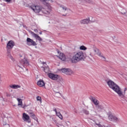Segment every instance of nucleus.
Instances as JSON below:
<instances>
[{
    "label": "nucleus",
    "instance_id": "obj_15",
    "mask_svg": "<svg viewBox=\"0 0 127 127\" xmlns=\"http://www.w3.org/2000/svg\"><path fill=\"white\" fill-rule=\"evenodd\" d=\"M10 88L11 89H18V88H20V86L16 84H13L9 85Z\"/></svg>",
    "mask_w": 127,
    "mask_h": 127
},
{
    "label": "nucleus",
    "instance_id": "obj_36",
    "mask_svg": "<svg viewBox=\"0 0 127 127\" xmlns=\"http://www.w3.org/2000/svg\"><path fill=\"white\" fill-rule=\"evenodd\" d=\"M9 125H3V127H9Z\"/></svg>",
    "mask_w": 127,
    "mask_h": 127
},
{
    "label": "nucleus",
    "instance_id": "obj_41",
    "mask_svg": "<svg viewBox=\"0 0 127 127\" xmlns=\"http://www.w3.org/2000/svg\"><path fill=\"white\" fill-rule=\"evenodd\" d=\"M54 123H55L56 124V123H57V121H56V120H54Z\"/></svg>",
    "mask_w": 127,
    "mask_h": 127
},
{
    "label": "nucleus",
    "instance_id": "obj_40",
    "mask_svg": "<svg viewBox=\"0 0 127 127\" xmlns=\"http://www.w3.org/2000/svg\"><path fill=\"white\" fill-rule=\"evenodd\" d=\"M62 15H63V16H66V15H67V14H63Z\"/></svg>",
    "mask_w": 127,
    "mask_h": 127
},
{
    "label": "nucleus",
    "instance_id": "obj_35",
    "mask_svg": "<svg viewBox=\"0 0 127 127\" xmlns=\"http://www.w3.org/2000/svg\"><path fill=\"white\" fill-rule=\"evenodd\" d=\"M53 111H54V112H55L56 115H57V114H58V113H59V112H57V110L56 108H54Z\"/></svg>",
    "mask_w": 127,
    "mask_h": 127
},
{
    "label": "nucleus",
    "instance_id": "obj_25",
    "mask_svg": "<svg viewBox=\"0 0 127 127\" xmlns=\"http://www.w3.org/2000/svg\"><path fill=\"white\" fill-rule=\"evenodd\" d=\"M43 68L44 72H45L46 73H48V72H49V68H48V67H45Z\"/></svg>",
    "mask_w": 127,
    "mask_h": 127
},
{
    "label": "nucleus",
    "instance_id": "obj_4",
    "mask_svg": "<svg viewBox=\"0 0 127 127\" xmlns=\"http://www.w3.org/2000/svg\"><path fill=\"white\" fill-rule=\"evenodd\" d=\"M48 76L50 79L54 81H57L60 78V76L53 73H48Z\"/></svg>",
    "mask_w": 127,
    "mask_h": 127
},
{
    "label": "nucleus",
    "instance_id": "obj_38",
    "mask_svg": "<svg viewBox=\"0 0 127 127\" xmlns=\"http://www.w3.org/2000/svg\"><path fill=\"white\" fill-rule=\"evenodd\" d=\"M34 30L35 32H38V30H37V29H35Z\"/></svg>",
    "mask_w": 127,
    "mask_h": 127
},
{
    "label": "nucleus",
    "instance_id": "obj_22",
    "mask_svg": "<svg viewBox=\"0 0 127 127\" xmlns=\"http://www.w3.org/2000/svg\"><path fill=\"white\" fill-rule=\"evenodd\" d=\"M100 102L99 101V100H98L97 99H96L94 102L93 104L94 105H95V106L96 107L99 104Z\"/></svg>",
    "mask_w": 127,
    "mask_h": 127
},
{
    "label": "nucleus",
    "instance_id": "obj_9",
    "mask_svg": "<svg viewBox=\"0 0 127 127\" xmlns=\"http://www.w3.org/2000/svg\"><path fill=\"white\" fill-rule=\"evenodd\" d=\"M23 118L24 119V122H28V123H31V121L30 120L29 116L25 113L23 114Z\"/></svg>",
    "mask_w": 127,
    "mask_h": 127
},
{
    "label": "nucleus",
    "instance_id": "obj_45",
    "mask_svg": "<svg viewBox=\"0 0 127 127\" xmlns=\"http://www.w3.org/2000/svg\"><path fill=\"white\" fill-rule=\"evenodd\" d=\"M18 67H19V65H18Z\"/></svg>",
    "mask_w": 127,
    "mask_h": 127
},
{
    "label": "nucleus",
    "instance_id": "obj_13",
    "mask_svg": "<svg viewBox=\"0 0 127 127\" xmlns=\"http://www.w3.org/2000/svg\"><path fill=\"white\" fill-rule=\"evenodd\" d=\"M31 33L32 35H33L35 38H36V39H38L39 41H42V39L39 36L37 35V34H35L33 32H31Z\"/></svg>",
    "mask_w": 127,
    "mask_h": 127
},
{
    "label": "nucleus",
    "instance_id": "obj_14",
    "mask_svg": "<svg viewBox=\"0 0 127 127\" xmlns=\"http://www.w3.org/2000/svg\"><path fill=\"white\" fill-rule=\"evenodd\" d=\"M21 64H23V66L24 67H27V66H29V63L26 60H23Z\"/></svg>",
    "mask_w": 127,
    "mask_h": 127
},
{
    "label": "nucleus",
    "instance_id": "obj_1",
    "mask_svg": "<svg viewBox=\"0 0 127 127\" xmlns=\"http://www.w3.org/2000/svg\"><path fill=\"white\" fill-rule=\"evenodd\" d=\"M109 88L112 89L114 92L117 93L119 97L121 98H125V95H126V91H127V87L124 88V92L123 93L122 89L120 86L117 84L115 82L112 80H109L107 82Z\"/></svg>",
    "mask_w": 127,
    "mask_h": 127
},
{
    "label": "nucleus",
    "instance_id": "obj_33",
    "mask_svg": "<svg viewBox=\"0 0 127 127\" xmlns=\"http://www.w3.org/2000/svg\"><path fill=\"white\" fill-rule=\"evenodd\" d=\"M86 2H89V3H91L92 2V0H84Z\"/></svg>",
    "mask_w": 127,
    "mask_h": 127
},
{
    "label": "nucleus",
    "instance_id": "obj_11",
    "mask_svg": "<svg viewBox=\"0 0 127 127\" xmlns=\"http://www.w3.org/2000/svg\"><path fill=\"white\" fill-rule=\"evenodd\" d=\"M38 86H39V87H44L45 86V83L44 82V81L43 80L41 79L39 80L37 83Z\"/></svg>",
    "mask_w": 127,
    "mask_h": 127
},
{
    "label": "nucleus",
    "instance_id": "obj_20",
    "mask_svg": "<svg viewBox=\"0 0 127 127\" xmlns=\"http://www.w3.org/2000/svg\"><path fill=\"white\" fill-rule=\"evenodd\" d=\"M47 0H43V3L44 5H46V6H49L50 4L47 2Z\"/></svg>",
    "mask_w": 127,
    "mask_h": 127
},
{
    "label": "nucleus",
    "instance_id": "obj_23",
    "mask_svg": "<svg viewBox=\"0 0 127 127\" xmlns=\"http://www.w3.org/2000/svg\"><path fill=\"white\" fill-rule=\"evenodd\" d=\"M80 50H87V47H85V46H81L80 47Z\"/></svg>",
    "mask_w": 127,
    "mask_h": 127
},
{
    "label": "nucleus",
    "instance_id": "obj_12",
    "mask_svg": "<svg viewBox=\"0 0 127 127\" xmlns=\"http://www.w3.org/2000/svg\"><path fill=\"white\" fill-rule=\"evenodd\" d=\"M94 52H97V54L98 55V56H100V57H102L103 58H104V59H106V58L103 56V54L101 53L100 50H99V49L96 48L94 50Z\"/></svg>",
    "mask_w": 127,
    "mask_h": 127
},
{
    "label": "nucleus",
    "instance_id": "obj_44",
    "mask_svg": "<svg viewBox=\"0 0 127 127\" xmlns=\"http://www.w3.org/2000/svg\"><path fill=\"white\" fill-rule=\"evenodd\" d=\"M56 93H59V94H60V95L61 94L60 93H59V92H56Z\"/></svg>",
    "mask_w": 127,
    "mask_h": 127
},
{
    "label": "nucleus",
    "instance_id": "obj_39",
    "mask_svg": "<svg viewBox=\"0 0 127 127\" xmlns=\"http://www.w3.org/2000/svg\"><path fill=\"white\" fill-rule=\"evenodd\" d=\"M5 1H6L7 2H9V1H10L11 0H5Z\"/></svg>",
    "mask_w": 127,
    "mask_h": 127
},
{
    "label": "nucleus",
    "instance_id": "obj_29",
    "mask_svg": "<svg viewBox=\"0 0 127 127\" xmlns=\"http://www.w3.org/2000/svg\"><path fill=\"white\" fill-rule=\"evenodd\" d=\"M30 117L32 119H33V120H36V116H35V114H34L32 115H31Z\"/></svg>",
    "mask_w": 127,
    "mask_h": 127
},
{
    "label": "nucleus",
    "instance_id": "obj_19",
    "mask_svg": "<svg viewBox=\"0 0 127 127\" xmlns=\"http://www.w3.org/2000/svg\"><path fill=\"white\" fill-rule=\"evenodd\" d=\"M96 109H97V110H103V109H104V106H102V105H97V106L96 107Z\"/></svg>",
    "mask_w": 127,
    "mask_h": 127
},
{
    "label": "nucleus",
    "instance_id": "obj_32",
    "mask_svg": "<svg viewBox=\"0 0 127 127\" xmlns=\"http://www.w3.org/2000/svg\"><path fill=\"white\" fill-rule=\"evenodd\" d=\"M6 97H7L8 98L9 97H11V94H10V93H6Z\"/></svg>",
    "mask_w": 127,
    "mask_h": 127
},
{
    "label": "nucleus",
    "instance_id": "obj_16",
    "mask_svg": "<svg viewBox=\"0 0 127 127\" xmlns=\"http://www.w3.org/2000/svg\"><path fill=\"white\" fill-rule=\"evenodd\" d=\"M41 12H42V13H44L45 14H49L50 12L48 11V10H45L44 8H42L41 10Z\"/></svg>",
    "mask_w": 127,
    "mask_h": 127
},
{
    "label": "nucleus",
    "instance_id": "obj_17",
    "mask_svg": "<svg viewBox=\"0 0 127 127\" xmlns=\"http://www.w3.org/2000/svg\"><path fill=\"white\" fill-rule=\"evenodd\" d=\"M8 122V120L7 118H5L3 119V126H5L6 125H8L7 124Z\"/></svg>",
    "mask_w": 127,
    "mask_h": 127
},
{
    "label": "nucleus",
    "instance_id": "obj_21",
    "mask_svg": "<svg viewBox=\"0 0 127 127\" xmlns=\"http://www.w3.org/2000/svg\"><path fill=\"white\" fill-rule=\"evenodd\" d=\"M56 115L57 116V117H59V118H60L61 120H63V116H62V115H61V113H60V112L57 113Z\"/></svg>",
    "mask_w": 127,
    "mask_h": 127
},
{
    "label": "nucleus",
    "instance_id": "obj_28",
    "mask_svg": "<svg viewBox=\"0 0 127 127\" xmlns=\"http://www.w3.org/2000/svg\"><path fill=\"white\" fill-rule=\"evenodd\" d=\"M60 7H62L64 10H67V7L63 5H61Z\"/></svg>",
    "mask_w": 127,
    "mask_h": 127
},
{
    "label": "nucleus",
    "instance_id": "obj_42",
    "mask_svg": "<svg viewBox=\"0 0 127 127\" xmlns=\"http://www.w3.org/2000/svg\"><path fill=\"white\" fill-rule=\"evenodd\" d=\"M42 63H43V65H44V64H46V63H45V62H43Z\"/></svg>",
    "mask_w": 127,
    "mask_h": 127
},
{
    "label": "nucleus",
    "instance_id": "obj_6",
    "mask_svg": "<svg viewBox=\"0 0 127 127\" xmlns=\"http://www.w3.org/2000/svg\"><path fill=\"white\" fill-rule=\"evenodd\" d=\"M15 43L12 40L9 41L7 44L6 48L7 49V51H8V49H12L13 48V46H14Z\"/></svg>",
    "mask_w": 127,
    "mask_h": 127
},
{
    "label": "nucleus",
    "instance_id": "obj_46",
    "mask_svg": "<svg viewBox=\"0 0 127 127\" xmlns=\"http://www.w3.org/2000/svg\"><path fill=\"white\" fill-rule=\"evenodd\" d=\"M21 98H23V96H22Z\"/></svg>",
    "mask_w": 127,
    "mask_h": 127
},
{
    "label": "nucleus",
    "instance_id": "obj_8",
    "mask_svg": "<svg viewBox=\"0 0 127 127\" xmlns=\"http://www.w3.org/2000/svg\"><path fill=\"white\" fill-rule=\"evenodd\" d=\"M63 73H64L66 75H71L72 73V70L69 68H63L61 69Z\"/></svg>",
    "mask_w": 127,
    "mask_h": 127
},
{
    "label": "nucleus",
    "instance_id": "obj_43",
    "mask_svg": "<svg viewBox=\"0 0 127 127\" xmlns=\"http://www.w3.org/2000/svg\"><path fill=\"white\" fill-rule=\"evenodd\" d=\"M39 34H42V32H40L39 33Z\"/></svg>",
    "mask_w": 127,
    "mask_h": 127
},
{
    "label": "nucleus",
    "instance_id": "obj_18",
    "mask_svg": "<svg viewBox=\"0 0 127 127\" xmlns=\"http://www.w3.org/2000/svg\"><path fill=\"white\" fill-rule=\"evenodd\" d=\"M17 101L18 102V106H22V100L21 99L17 98Z\"/></svg>",
    "mask_w": 127,
    "mask_h": 127
},
{
    "label": "nucleus",
    "instance_id": "obj_30",
    "mask_svg": "<svg viewBox=\"0 0 127 127\" xmlns=\"http://www.w3.org/2000/svg\"><path fill=\"white\" fill-rule=\"evenodd\" d=\"M37 100L38 101H40V103H41V101H42L41 97H40V96H37L36 97Z\"/></svg>",
    "mask_w": 127,
    "mask_h": 127
},
{
    "label": "nucleus",
    "instance_id": "obj_2",
    "mask_svg": "<svg viewBox=\"0 0 127 127\" xmlns=\"http://www.w3.org/2000/svg\"><path fill=\"white\" fill-rule=\"evenodd\" d=\"M86 59V54L82 51L75 52L73 53L72 57L69 58V60L71 63L76 64L82 60Z\"/></svg>",
    "mask_w": 127,
    "mask_h": 127
},
{
    "label": "nucleus",
    "instance_id": "obj_10",
    "mask_svg": "<svg viewBox=\"0 0 127 127\" xmlns=\"http://www.w3.org/2000/svg\"><path fill=\"white\" fill-rule=\"evenodd\" d=\"M108 118L110 121H116L117 122H119V118L112 115H109Z\"/></svg>",
    "mask_w": 127,
    "mask_h": 127
},
{
    "label": "nucleus",
    "instance_id": "obj_5",
    "mask_svg": "<svg viewBox=\"0 0 127 127\" xmlns=\"http://www.w3.org/2000/svg\"><path fill=\"white\" fill-rule=\"evenodd\" d=\"M27 44L29 46H35L37 45L36 42H35L34 41H33V40L30 39V38H27Z\"/></svg>",
    "mask_w": 127,
    "mask_h": 127
},
{
    "label": "nucleus",
    "instance_id": "obj_34",
    "mask_svg": "<svg viewBox=\"0 0 127 127\" xmlns=\"http://www.w3.org/2000/svg\"><path fill=\"white\" fill-rule=\"evenodd\" d=\"M95 125L96 126H98V127H104V126H102V125L100 124H97L96 123Z\"/></svg>",
    "mask_w": 127,
    "mask_h": 127
},
{
    "label": "nucleus",
    "instance_id": "obj_3",
    "mask_svg": "<svg viewBox=\"0 0 127 127\" xmlns=\"http://www.w3.org/2000/svg\"><path fill=\"white\" fill-rule=\"evenodd\" d=\"M30 8L32 9L35 12L38 13V12H41V9L42 8H41L40 6H36V5H31L30 6Z\"/></svg>",
    "mask_w": 127,
    "mask_h": 127
},
{
    "label": "nucleus",
    "instance_id": "obj_37",
    "mask_svg": "<svg viewBox=\"0 0 127 127\" xmlns=\"http://www.w3.org/2000/svg\"><path fill=\"white\" fill-rule=\"evenodd\" d=\"M10 59H11L12 61H13L14 59H13V57H12V56H10Z\"/></svg>",
    "mask_w": 127,
    "mask_h": 127
},
{
    "label": "nucleus",
    "instance_id": "obj_31",
    "mask_svg": "<svg viewBox=\"0 0 127 127\" xmlns=\"http://www.w3.org/2000/svg\"><path fill=\"white\" fill-rule=\"evenodd\" d=\"M28 114L30 116H32L33 114H34V113H33V111H29Z\"/></svg>",
    "mask_w": 127,
    "mask_h": 127
},
{
    "label": "nucleus",
    "instance_id": "obj_7",
    "mask_svg": "<svg viewBox=\"0 0 127 127\" xmlns=\"http://www.w3.org/2000/svg\"><path fill=\"white\" fill-rule=\"evenodd\" d=\"M80 22L81 24H89V23H92L94 21L90 20V18H88L80 20Z\"/></svg>",
    "mask_w": 127,
    "mask_h": 127
},
{
    "label": "nucleus",
    "instance_id": "obj_26",
    "mask_svg": "<svg viewBox=\"0 0 127 127\" xmlns=\"http://www.w3.org/2000/svg\"><path fill=\"white\" fill-rule=\"evenodd\" d=\"M90 100H91V101L93 103L96 99L95 97H94L93 96H90Z\"/></svg>",
    "mask_w": 127,
    "mask_h": 127
},
{
    "label": "nucleus",
    "instance_id": "obj_24",
    "mask_svg": "<svg viewBox=\"0 0 127 127\" xmlns=\"http://www.w3.org/2000/svg\"><path fill=\"white\" fill-rule=\"evenodd\" d=\"M83 113L85 114V115H89V111L86 109H83L82 110Z\"/></svg>",
    "mask_w": 127,
    "mask_h": 127
},
{
    "label": "nucleus",
    "instance_id": "obj_27",
    "mask_svg": "<svg viewBox=\"0 0 127 127\" xmlns=\"http://www.w3.org/2000/svg\"><path fill=\"white\" fill-rule=\"evenodd\" d=\"M60 59H62L63 61H65V60H66V58L65 57V56H60Z\"/></svg>",
    "mask_w": 127,
    "mask_h": 127
}]
</instances>
